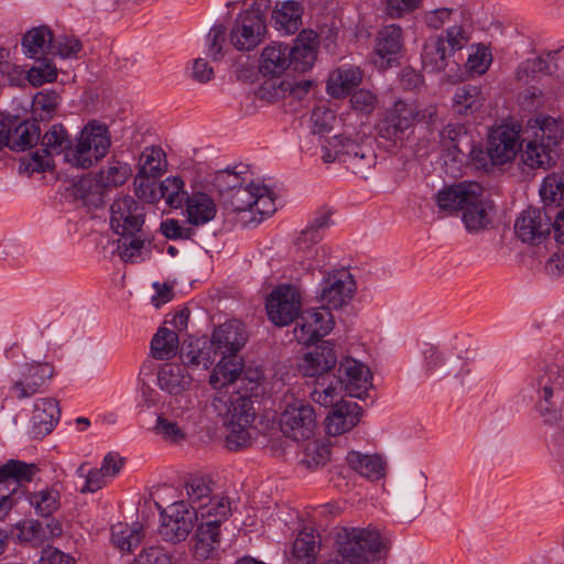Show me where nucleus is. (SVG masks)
I'll list each match as a JSON object with an SVG mask.
<instances>
[{"instance_id":"obj_1","label":"nucleus","mask_w":564,"mask_h":564,"mask_svg":"<svg viewBox=\"0 0 564 564\" xmlns=\"http://www.w3.org/2000/svg\"><path fill=\"white\" fill-rule=\"evenodd\" d=\"M238 370L239 365L236 362H218L209 378V383L217 390L213 405L224 419L228 431L226 446L231 451L246 447L250 443L249 427L256 415L249 394L236 390L235 378Z\"/></svg>"},{"instance_id":"obj_2","label":"nucleus","mask_w":564,"mask_h":564,"mask_svg":"<svg viewBox=\"0 0 564 564\" xmlns=\"http://www.w3.org/2000/svg\"><path fill=\"white\" fill-rule=\"evenodd\" d=\"M436 203L446 213L462 212V220L468 231H478L490 224L494 208L485 188L477 182L463 181L444 187L437 193Z\"/></svg>"},{"instance_id":"obj_3","label":"nucleus","mask_w":564,"mask_h":564,"mask_svg":"<svg viewBox=\"0 0 564 564\" xmlns=\"http://www.w3.org/2000/svg\"><path fill=\"white\" fill-rule=\"evenodd\" d=\"M339 555L349 564L378 560L388 549L389 539L376 528H340L336 533Z\"/></svg>"},{"instance_id":"obj_4","label":"nucleus","mask_w":564,"mask_h":564,"mask_svg":"<svg viewBox=\"0 0 564 564\" xmlns=\"http://www.w3.org/2000/svg\"><path fill=\"white\" fill-rule=\"evenodd\" d=\"M435 116V106L420 110L415 102L398 99L382 112L377 132L380 138L397 143L403 140L405 132L417 121L429 118L427 122H433Z\"/></svg>"},{"instance_id":"obj_5","label":"nucleus","mask_w":564,"mask_h":564,"mask_svg":"<svg viewBox=\"0 0 564 564\" xmlns=\"http://www.w3.org/2000/svg\"><path fill=\"white\" fill-rule=\"evenodd\" d=\"M110 135L106 124L88 122L80 131L73 148L65 153V161L80 169H89L108 152Z\"/></svg>"},{"instance_id":"obj_6","label":"nucleus","mask_w":564,"mask_h":564,"mask_svg":"<svg viewBox=\"0 0 564 564\" xmlns=\"http://www.w3.org/2000/svg\"><path fill=\"white\" fill-rule=\"evenodd\" d=\"M225 208L232 213L250 212L251 221L261 223L276 210L272 191L260 182L240 185L224 200Z\"/></svg>"},{"instance_id":"obj_7","label":"nucleus","mask_w":564,"mask_h":564,"mask_svg":"<svg viewBox=\"0 0 564 564\" xmlns=\"http://www.w3.org/2000/svg\"><path fill=\"white\" fill-rule=\"evenodd\" d=\"M330 217L329 209L318 210L295 240V252L302 261H307V269H318L325 264L327 249L317 245L332 224Z\"/></svg>"},{"instance_id":"obj_8","label":"nucleus","mask_w":564,"mask_h":564,"mask_svg":"<svg viewBox=\"0 0 564 564\" xmlns=\"http://www.w3.org/2000/svg\"><path fill=\"white\" fill-rule=\"evenodd\" d=\"M40 473L34 463L9 459L0 464V520H3L15 505L19 486L30 482Z\"/></svg>"},{"instance_id":"obj_9","label":"nucleus","mask_w":564,"mask_h":564,"mask_svg":"<svg viewBox=\"0 0 564 564\" xmlns=\"http://www.w3.org/2000/svg\"><path fill=\"white\" fill-rule=\"evenodd\" d=\"M316 423L315 410L306 400L291 398L285 401L279 424L286 437L306 441L314 435Z\"/></svg>"},{"instance_id":"obj_10","label":"nucleus","mask_w":564,"mask_h":564,"mask_svg":"<svg viewBox=\"0 0 564 564\" xmlns=\"http://www.w3.org/2000/svg\"><path fill=\"white\" fill-rule=\"evenodd\" d=\"M54 366L50 362L30 361L22 364L11 379L9 395L15 400L32 398L54 377Z\"/></svg>"},{"instance_id":"obj_11","label":"nucleus","mask_w":564,"mask_h":564,"mask_svg":"<svg viewBox=\"0 0 564 564\" xmlns=\"http://www.w3.org/2000/svg\"><path fill=\"white\" fill-rule=\"evenodd\" d=\"M265 307L268 317L273 324L289 325L300 314L301 293L293 285H279L268 296Z\"/></svg>"},{"instance_id":"obj_12","label":"nucleus","mask_w":564,"mask_h":564,"mask_svg":"<svg viewBox=\"0 0 564 564\" xmlns=\"http://www.w3.org/2000/svg\"><path fill=\"white\" fill-rule=\"evenodd\" d=\"M144 224L143 207L131 196L116 198L110 206V227L120 237L141 232Z\"/></svg>"},{"instance_id":"obj_13","label":"nucleus","mask_w":564,"mask_h":564,"mask_svg":"<svg viewBox=\"0 0 564 564\" xmlns=\"http://www.w3.org/2000/svg\"><path fill=\"white\" fill-rule=\"evenodd\" d=\"M194 521L195 513L187 503L183 500L176 501L162 510L159 533L164 541L176 544L188 536Z\"/></svg>"},{"instance_id":"obj_14","label":"nucleus","mask_w":564,"mask_h":564,"mask_svg":"<svg viewBox=\"0 0 564 564\" xmlns=\"http://www.w3.org/2000/svg\"><path fill=\"white\" fill-rule=\"evenodd\" d=\"M41 150L30 156L26 169L31 172H42L53 167V156L66 153L70 145L68 133L62 124H54L46 131L41 141Z\"/></svg>"},{"instance_id":"obj_15","label":"nucleus","mask_w":564,"mask_h":564,"mask_svg":"<svg viewBox=\"0 0 564 564\" xmlns=\"http://www.w3.org/2000/svg\"><path fill=\"white\" fill-rule=\"evenodd\" d=\"M355 281L351 274L345 270L329 272L321 283L319 301L322 307L337 310L347 305L354 296Z\"/></svg>"},{"instance_id":"obj_16","label":"nucleus","mask_w":564,"mask_h":564,"mask_svg":"<svg viewBox=\"0 0 564 564\" xmlns=\"http://www.w3.org/2000/svg\"><path fill=\"white\" fill-rule=\"evenodd\" d=\"M322 150V159L325 163L335 161L343 163L365 161V164H356L357 167L361 169L365 165L370 166L373 161V154L370 148L362 147L344 135H334L325 140Z\"/></svg>"},{"instance_id":"obj_17","label":"nucleus","mask_w":564,"mask_h":564,"mask_svg":"<svg viewBox=\"0 0 564 564\" xmlns=\"http://www.w3.org/2000/svg\"><path fill=\"white\" fill-rule=\"evenodd\" d=\"M333 327L332 313L325 307H319L304 311L300 315L293 333L300 344L311 345L326 336Z\"/></svg>"},{"instance_id":"obj_18","label":"nucleus","mask_w":564,"mask_h":564,"mask_svg":"<svg viewBox=\"0 0 564 564\" xmlns=\"http://www.w3.org/2000/svg\"><path fill=\"white\" fill-rule=\"evenodd\" d=\"M340 384L350 397L362 399L371 387V371L361 361L345 357L339 361L337 376Z\"/></svg>"},{"instance_id":"obj_19","label":"nucleus","mask_w":564,"mask_h":564,"mask_svg":"<svg viewBox=\"0 0 564 564\" xmlns=\"http://www.w3.org/2000/svg\"><path fill=\"white\" fill-rule=\"evenodd\" d=\"M522 128L518 124H501L491 130L488 137L494 164H506L512 161L521 147Z\"/></svg>"},{"instance_id":"obj_20","label":"nucleus","mask_w":564,"mask_h":564,"mask_svg":"<svg viewBox=\"0 0 564 564\" xmlns=\"http://www.w3.org/2000/svg\"><path fill=\"white\" fill-rule=\"evenodd\" d=\"M246 341L245 326L238 321H229L214 330L209 344L215 357L220 355V361H224L238 358L236 354L245 346Z\"/></svg>"},{"instance_id":"obj_21","label":"nucleus","mask_w":564,"mask_h":564,"mask_svg":"<svg viewBox=\"0 0 564 564\" xmlns=\"http://www.w3.org/2000/svg\"><path fill=\"white\" fill-rule=\"evenodd\" d=\"M514 230L525 243L539 245L551 231V218L538 208H528L516 220Z\"/></svg>"},{"instance_id":"obj_22","label":"nucleus","mask_w":564,"mask_h":564,"mask_svg":"<svg viewBox=\"0 0 564 564\" xmlns=\"http://www.w3.org/2000/svg\"><path fill=\"white\" fill-rule=\"evenodd\" d=\"M265 30L262 20L240 13L230 31V43L238 51H251L262 42Z\"/></svg>"},{"instance_id":"obj_23","label":"nucleus","mask_w":564,"mask_h":564,"mask_svg":"<svg viewBox=\"0 0 564 564\" xmlns=\"http://www.w3.org/2000/svg\"><path fill=\"white\" fill-rule=\"evenodd\" d=\"M337 355L334 345L325 340L303 356L299 369L305 377H326L335 367Z\"/></svg>"},{"instance_id":"obj_24","label":"nucleus","mask_w":564,"mask_h":564,"mask_svg":"<svg viewBox=\"0 0 564 564\" xmlns=\"http://www.w3.org/2000/svg\"><path fill=\"white\" fill-rule=\"evenodd\" d=\"M362 415L361 406L352 401L336 403L325 419L327 434L337 436L352 430Z\"/></svg>"},{"instance_id":"obj_25","label":"nucleus","mask_w":564,"mask_h":564,"mask_svg":"<svg viewBox=\"0 0 564 564\" xmlns=\"http://www.w3.org/2000/svg\"><path fill=\"white\" fill-rule=\"evenodd\" d=\"M522 138L555 148L563 138L561 122L547 115L530 118L522 130Z\"/></svg>"},{"instance_id":"obj_26","label":"nucleus","mask_w":564,"mask_h":564,"mask_svg":"<svg viewBox=\"0 0 564 564\" xmlns=\"http://www.w3.org/2000/svg\"><path fill=\"white\" fill-rule=\"evenodd\" d=\"M159 388L173 397H189L187 391L192 387V377L185 367L176 364H164L156 376Z\"/></svg>"},{"instance_id":"obj_27","label":"nucleus","mask_w":564,"mask_h":564,"mask_svg":"<svg viewBox=\"0 0 564 564\" xmlns=\"http://www.w3.org/2000/svg\"><path fill=\"white\" fill-rule=\"evenodd\" d=\"M61 410L58 401L53 398L37 399L32 413V433L34 437L42 438L50 434L59 421Z\"/></svg>"},{"instance_id":"obj_28","label":"nucleus","mask_w":564,"mask_h":564,"mask_svg":"<svg viewBox=\"0 0 564 564\" xmlns=\"http://www.w3.org/2000/svg\"><path fill=\"white\" fill-rule=\"evenodd\" d=\"M316 34L313 31H302L292 47L289 56L292 59L290 67L294 72L304 73L310 69L316 58Z\"/></svg>"},{"instance_id":"obj_29","label":"nucleus","mask_w":564,"mask_h":564,"mask_svg":"<svg viewBox=\"0 0 564 564\" xmlns=\"http://www.w3.org/2000/svg\"><path fill=\"white\" fill-rule=\"evenodd\" d=\"M231 511L232 507L229 498L217 492L210 498L209 502L204 503L202 508L193 512L197 524L220 529L221 524L230 517Z\"/></svg>"},{"instance_id":"obj_30","label":"nucleus","mask_w":564,"mask_h":564,"mask_svg":"<svg viewBox=\"0 0 564 564\" xmlns=\"http://www.w3.org/2000/svg\"><path fill=\"white\" fill-rule=\"evenodd\" d=\"M303 7L300 2L289 0L278 2L272 11V23L283 35H291L302 25Z\"/></svg>"},{"instance_id":"obj_31","label":"nucleus","mask_w":564,"mask_h":564,"mask_svg":"<svg viewBox=\"0 0 564 564\" xmlns=\"http://www.w3.org/2000/svg\"><path fill=\"white\" fill-rule=\"evenodd\" d=\"M26 500L36 516L50 518L62 506L61 488L57 485L45 486L28 492Z\"/></svg>"},{"instance_id":"obj_32","label":"nucleus","mask_w":564,"mask_h":564,"mask_svg":"<svg viewBox=\"0 0 564 564\" xmlns=\"http://www.w3.org/2000/svg\"><path fill=\"white\" fill-rule=\"evenodd\" d=\"M362 80V73L357 66L343 65L329 74L327 93L334 98H343Z\"/></svg>"},{"instance_id":"obj_33","label":"nucleus","mask_w":564,"mask_h":564,"mask_svg":"<svg viewBox=\"0 0 564 564\" xmlns=\"http://www.w3.org/2000/svg\"><path fill=\"white\" fill-rule=\"evenodd\" d=\"M7 124L10 127V141L7 143L13 151H24L37 142L40 138V128L35 122L28 120L20 121L17 117H6Z\"/></svg>"},{"instance_id":"obj_34","label":"nucleus","mask_w":564,"mask_h":564,"mask_svg":"<svg viewBox=\"0 0 564 564\" xmlns=\"http://www.w3.org/2000/svg\"><path fill=\"white\" fill-rule=\"evenodd\" d=\"M184 203L187 220L191 225L203 226L213 220L217 214L214 199L205 193H193L186 197Z\"/></svg>"},{"instance_id":"obj_35","label":"nucleus","mask_w":564,"mask_h":564,"mask_svg":"<svg viewBox=\"0 0 564 564\" xmlns=\"http://www.w3.org/2000/svg\"><path fill=\"white\" fill-rule=\"evenodd\" d=\"M403 47V31L398 24H389L383 26L377 34L375 53L379 56L382 62L381 66H384V61L388 63L398 55Z\"/></svg>"},{"instance_id":"obj_36","label":"nucleus","mask_w":564,"mask_h":564,"mask_svg":"<svg viewBox=\"0 0 564 564\" xmlns=\"http://www.w3.org/2000/svg\"><path fill=\"white\" fill-rule=\"evenodd\" d=\"M165 414L187 433L199 423V411L191 397L173 399Z\"/></svg>"},{"instance_id":"obj_37","label":"nucleus","mask_w":564,"mask_h":564,"mask_svg":"<svg viewBox=\"0 0 564 564\" xmlns=\"http://www.w3.org/2000/svg\"><path fill=\"white\" fill-rule=\"evenodd\" d=\"M292 59L289 56V46L281 43L268 45L261 55L260 70L263 75L280 76Z\"/></svg>"},{"instance_id":"obj_38","label":"nucleus","mask_w":564,"mask_h":564,"mask_svg":"<svg viewBox=\"0 0 564 564\" xmlns=\"http://www.w3.org/2000/svg\"><path fill=\"white\" fill-rule=\"evenodd\" d=\"M440 143L444 151L453 155L454 160L459 159V154L464 155V148L471 145V139L462 124L449 123L440 132Z\"/></svg>"},{"instance_id":"obj_39","label":"nucleus","mask_w":564,"mask_h":564,"mask_svg":"<svg viewBox=\"0 0 564 564\" xmlns=\"http://www.w3.org/2000/svg\"><path fill=\"white\" fill-rule=\"evenodd\" d=\"M346 462L351 469L370 480H378L384 476V462L378 455L351 451L347 454Z\"/></svg>"},{"instance_id":"obj_40","label":"nucleus","mask_w":564,"mask_h":564,"mask_svg":"<svg viewBox=\"0 0 564 564\" xmlns=\"http://www.w3.org/2000/svg\"><path fill=\"white\" fill-rule=\"evenodd\" d=\"M220 545V529L197 524L194 535V556L204 561L214 557Z\"/></svg>"},{"instance_id":"obj_41","label":"nucleus","mask_w":564,"mask_h":564,"mask_svg":"<svg viewBox=\"0 0 564 564\" xmlns=\"http://www.w3.org/2000/svg\"><path fill=\"white\" fill-rule=\"evenodd\" d=\"M214 482L209 477L195 476L191 477L185 484L187 496V506L189 510L196 511L202 508L204 503L210 501L217 492L214 491Z\"/></svg>"},{"instance_id":"obj_42","label":"nucleus","mask_w":564,"mask_h":564,"mask_svg":"<svg viewBox=\"0 0 564 564\" xmlns=\"http://www.w3.org/2000/svg\"><path fill=\"white\" fill-rule=\"evenodd\" d=\"M522 142H525V147L521 151V161L524 165L530 169L544 170L553 165L552 152L554 148L525 138H522Z\"/></svg>"},{"instance_id":"obj_43","label":"nucleus","mask_w":564,"mask_h":564,"mask_svg":"<svg viewBox=\"0 0 564 564\" xmlns=\"http://www.w3.org/2000/svg\"><path fill=\"white\" fill-rule=\"evenodd\" d=\"M454 110L459 115H471L479 110L485 101L481 89L475 85H464L455 90Z\"/></svg>"},{"instance_id":"obj_44","label":"nucleus","mask_w":564,"mask_h":564,"mask_svg":"<svg viewBox=\"0 0 564 564\" xmlns=\"http://www.w3.org/2000/svg\"><path fill=\"white\" fill-rule=\"evenodd\" d=\"M52 32L46 26L33 28L28 31L22 39L24 54L30 58H35L40 54H51Z\"/></svg>"},{"instance_id":"obj_45","label":"nucleus","mask_w":564,"mask_h":564,"mask_svg":"<svg viewBox=\"0 0 564 564\" xmlns=\"http://www.w3.org/2000/svg\"><path fill=\"white\" fill-rule=\"evenodd\" d=\"M340 384L334 375L316 378L310 392L313 402L328 408L335 405V401L340 394Z\"/></svg>"},{"instance_id":"obj_46","label":"nucleus","mask_w":564,"mask_h":564,"mask_svg":"<svg viewBox=\"0 0 564 564\" xmlns=\"http://www.w3.org/2000/svg\"><path fill=\"white\" fill-rule=\"evenodd\" d=\"M178 343L175 329L161 327L151 340V354L155 359L169 360L176 355Z\"/></svg>"},{"instance_id":"obj_47","label":"nucleus","mask_w":564,"mask_h":564,"mask_svg":"<svg viewBox=\"0 0 564 564\" xmlns=\"http://www.w3.org/2000/svg\"><path fill=\"white\" fill-rule=\"evenodd\" d=\"M138 165L139 172L158 178L167 169L165 152L159 147H148L141 152Z\"/></svg>"},{"instance_id":"obj_48","label":"nucleus","mask_w":564,"mask_h":564,"mask_svg":"<svg viewBox=\"0 0 564 564\" xmlns=\"http://www.w3.org/2000/svg\"><path fill=\"white\" fill-rule=\"evenodd\" d=\"M245 170L246 166L241 165L235 166L234 169L220 170L215 173L213 185L224 200L230 193L245 183L246 178L242 176V174L246 173Z\"/></svg>"},{"instance_id":"obj_49","label":"nucleus","mask_w":564,"mask_h":564,"mask_svg":"<svg viewBox=\"0 0 564 564\" xmlns=\"http://www.w3.org/2000/svg\"><path fill=\"white\" fill-rule=\"evenodd\" d=\"M184 181L180 176H169L158 186V200L164 198L172 208H181L188 196L184 189Z\"/></svg>"},{"instance_id":"obj_50","label":"nucleus","mask_w":564,"mask_h":564,"mask_svg":"<svg viewBox=\"0 0 564 564\" xmlns=\"http://www.w3.org/2000/svg\"><path fill=\"white\" fill-rule=\"evenodd\" d=\"M452 55L444 45L443 34L437 35L431 43L425 44L422 58L424 67L431 72H441L447 66V59Z\"/></svg>"},{"instance_id":"obj_51","label":"nucleus","mask_w":564,"mask_h":564,"mask_svg":"<svg viewBox=\"0 0 564 564\" xmlns=\"http://www.w3.org/2000/svg\"><path fill=\"white\" fill-rule=\"evenodd\" d=\"M142 538V525L139 523L132 527L123 523L112 525L111 541L121 551L130 552L140 544Z\"/></svg>"},{"instance_id":"obj_52","label":"nucleus","mask_w":564,"mask_h":564,"mask_svg":"<svg viewBox=\"0 0 564 564\" xmlns=\"http://www.w3.org/2000/svg\"><path fill=\"white\" fill-rule=\"evenodd\" d=\"M150 243L142 231L119 239L118 253L124 262L137 263L143 259L145 245Z\"/></svg>"},{"instance_id":"obj_53","label":"nucleus","mask_w":564,"mask_h":564,"mask_svg":"<svg viewBox=\"0 0 564 564\" xmlns=\"http://www.w3.org/2000/svg\"><path fill=\"white\" fill-rule=\"evenodd\" d=\"M61 104L59 95L54 90H42L35 94L32 101V112L40 120L51 119Z\"/></svg>"},{"instance_id":"obj_54","label":"nucleus","mask_w":564,"mask_h":564,"mask_svg":"<svg viewBox=\"0 0 564 564\" xmlns=\"http://www.w3.org/2000/svg\"><path fill=\"white\" fill-rule=\"evenodd\" d=\"M543 77H546L543 53L523 61L516 70L517 80L523 84L541 82Z\"/></svg>"},{"instance_id":"obj_55","label":"nucleus","mask_w":564,"mask_h":564,"mask_svg":"<svg viewBox=\"0 0 564 564\" xmlns=\"http://www.w3.org/2000/svg\"><path fill=\"white\" fill-rule=\"evenodd\" d=\"M546 77L552 78L553 89L560 90L564 88V46L543 53Z\"/></svg>"},{"instance_id":"obj_56","label":"nucleus","mask_w":564,"mask_h":564,"mask_svg":"<svg viewBox=\"0 0 564 564\" xmlns=\"http://www.w3.org/2000/svg\"><path fill=\"white\" fill-rule=\"evenodd\" d=\"M316 543L313 533L300 532L293 543V564H311L315 557Z\"/></svg>"},{"instance_id":"obj_57","label":"nucleus","mask_w":564,"mask_h":564,"mask_svg":"<svg viewBox=\"0 0 564 564\" xmlns=\"http://www.w3.org/2000/svg\"><path fill=\"white\" fill-rule=\"evenodd\" d=\"M207 341H204V346L200 347L199 340L195 344L191 343L187 347L182 348V358L185 364L193 366H203L204 368H208L215 360V355L213 349L210 348V344L208 347H205Z\"/></svg>"},{"instance_id":"obj_58","label":"nucleus","mask_w":564,"mask_h":564,"mask_svg":"<svg viewBox=\"0 0 564 564\" xmlns=\"http://www.w3.org/2000/svg\"><path fill=\"white\" fill-rule=\"evenodd\" d=\"M540 195L546 205H560L564 200V175L556 173L547 175L541 185Z\"/></svg>"},{"instance_id":"obj_59","label":"nucleus","mask_w":564,"mask_h":564,"mask_svg":"<svg viewBox=\"0 0 564 564\" xmlns=\"http://www.w3.org/2000/svg\"><path fill=\"white\" fill-rule=\"evenodd\" d=\"M223 362H236L239 365V370L237 371V376L235 381L236 390L242 391V393H248L251 398L252 392L257 389L259 381L262 379V371L258 368L256 369H247L242 370V364L239 358L226 359Z\"/></svg>"},{"instance_id":"obj_60","label":"nucleus","mask_w":564,"mask_h":564,"mask_svg":"<svg viewBox=\"0 0 564 564\" xmlns=\"http://www.w3.org/2000/svg\"><path fill=\"white\" fill-rule=\"evenodd\" d=\"M153 431L156 435L171 443L184 441L188 434L164 413L158 415Z\"/></svg>"},{"instance_id":"obj_61","label":"nucleus","mask_w":564,"mask_h":564,"mask_svg":"<svg viewBox=\"0 0 564 564\" xmlns=\"http://www.w3.org/2000/svg\"><path fill=\"white\" fill-rule=\"evenodd\" d=\"M132 174L128 163L113 162L99 172V182L104 186L122 185Z\"/></svg>"},{"instance_id":"obj_62","label":"nucleus","mask_w":564,"mask_h":564,"mask_svg":"<svg viewBox=\"0 0 564 564\" xmlns=\"http://www.w3.org/2000/svg\"><path fill=\"white\" fill-rule=\"evenodd\" d=\"M329 458V445L321 442H313L306 445L302 462L308 468H317L319 466H324Z\"/></svg>"},{"instance_id":"obj_63","label":"nucleus","mask_w":564,"mask_h":564,"mask_svg":"<svg viewBox=\"0 0 564 564\" xmlns=\"http://www.w3.org/2000/svg\"><path fill=\"white\" fill-rule=\"evenodd\" d=\"M443 39L446 50L453 55L469 43L470 32L464 25L455 24L446 29Z\"/></svg>"},{"instance_id":"obj_64","label":"nucleus","mask_w":564,"mask_h":564,"mask_svg":"<svg viewBox=\"0 0 564 564\" xmlns=\"http://www.w3.org/2000/svg\"><path fill=\"white\" fill-rule=\"evenodd\" d=\"M350 105L358 113L369 116L377 108L378 98L371 90L360 88L351 94Z\"/></svg>"}]
</instances>
